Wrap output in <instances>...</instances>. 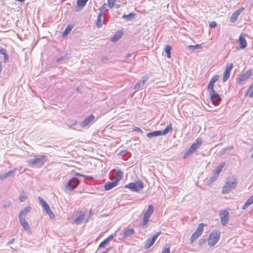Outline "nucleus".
Masks as SVG:
<instances>
[{
    "mask_svg": "<svg viewBox=\"0 0 253 253\" xmlns=\"http://www.w3.org/2000/svg\"><path fill=\"white\" fill-rule=\"evenodd\" d=\"M46 160L47 159L45 156H42L39 158L28 160L27 163L31 166L41 168L44 165Z\"/></svg>",
    "mask_w": 253,
    "mask_h": 253,
    "instance_id": "obj_1",
    "label": "nucleus"
},
{
    "mask_svg": "<svg viewBox=\"0 0 253 253\" xmlns=\"http://www.w3.org/2000/svg\"><path fill=\"white\" fill-rule=\"evenodd\" d=\"M154 207L153 205H150L148 206L147 210L144 212L143 215V221L141 225L144 228L147 225L149 218L154 212Z\"/></svg>",
    "mask_w": 253,
    "mask_h": 253,
    "instance_id": "obj_2",
    "label": "nucleus"
},
{
    "mask_svg": "<svg viewBox=\"0 0 253 253\" xmlns=\"http://www.w3.org/2000/svg\"><path fill=\"white\" fill-rule=\"evenodd\" d=\"M125 187L130 189L132 191L138 192L144 187V184L140 181L132 182L125 185Z\"/></svg>",
    "mask_w": 253,
    "mask_h": 253,
    "instance_id": "obj_3",
    "label": "nucleus"
},
{
    "mask_svg": "<svg viewBox=\"0 0 253 253\" xmlns=\"http://www.w3.org/2000/svg\"><path fill=\"white\" fill-rule=\"evenodd\" d=\"M237 184L236 179L233 181H227L222 188V193L227 194L229 193L232 190L234 189Z\"/></svg>",
    "mask_w": 253,
    "mask_h": 253,
    "instance_id": "obj_4",
    "label": "nucleus"
},
{
    "mask_svg": "<svg viewBox=\"0 0 253 253\" xmlns=\"http://www.w3.org/2000/svg\"><path fill=\"white\" fill-rule=\"evenodd\" d=\"M220 238V233L218 232H215L211 233L208 239V245L210 247L214 246L217 242L218 241Z\"/></svg>",
    "mask_w": 253,
    "mask_h": 253,
    "instance_id": "obj_5",
    "label": "nucleus"
},
{
    "mask_svg": "<svg viewBox=\"0 0 253 253\" xmlns=\"http://www.w3.org/2000/svg\"><path fill=\"white\" fill-rule=\"evenodd\" d=\"M208 90L209 91L211 99L212 104L215 106L218 105L220 101L219 95L215 92L214 89H208Z\"/></svg>",
    "mask_w": 253,
    "mask_h": 253,
    "instance_id": "obj_6",
    "label": "nucleus"
},
{
    "mask_svg": "<svg viewBox=\"0 0 253 253\" xmlns=\"http://www.w3.org/2000/svg\"><path fill=\"white\" fill-rule=\"evenodd\" d=\"M204 223H200L198 225V228L196 231L192 234L191 237V243H193L202 234L204 230Z\"/></svg>",
    "mask_w": 253,
    "mask_h": 253,
    "instance_id": "obj_7",
    "label": "nucleus"
},
{
    "mask_svg": "<svg viewBox=\"0 0 253 253\" xmlns=\"http://www.w3.org/2000/svg\"><path fill=\"white\" fill-rule=\"evenodd\" d=\"M204 223H200L198 225V228L196 231L192 234L191 237V243H193L202 234L204 230Z\"/></svg>",
    "mask_w": 253,
    "mask_h": 253,
    "instance_id": "obj_8",
    "label": "nucleus"
},
{
    "mask_svg": "<svg viewBox=\"0 0 253 253\" xmlns=\"http://www.w3.org/2000/svg\"><path fill=\"white\" fill-rule=\"evenodd\" d=\"M79 183L78 180L75 178L70 179L65 185V190L66 191L73 190L77 186Z\"/></svg>",
    "mask_w": 253,
    "mask_h": 253,
    "instance_id": "obj_9",
    "label": "nucleus"
},
{
    "mask_svg": "<svg viewBox=\"0 0 253 253\" xmlns=\"http://www.w3.org/2000/svg\"><path fill=\"white\" fill-rule=\"evenodd\" d=\"M252 75V71L251 69L248 70L246 73L240 75L237 79V82L238 84H241L244 81L247 80Z\"/></svg>",
    "mask_w": 253,
    "mask_h": 253,
    "instance_id": "obj_10",
    "label": "nucleus"
},
{
    "mask_svg": "<svg viewBox=\"0 0 253 253\" xmlns=\"http://www.w3.org/2000/svg\"><path fill=\"white\" fill-rule=\"evenodd\" d=\"M229 213L227 211L222 210L220 211L219 215L221 219V224L224 226L229 221Z\"/></svg>",
    "mask_w": 253,
    "mask_h": 253,
    "instance_id": "obj_11",
    "label": "nucleus"
},
{
    "mask_svg": "<svg viewBox=\"0 0 253 253\" xmlns=\"http://www.w3.org/2000/svg\"><path fill=\"white\" fill-rule=\"evenodd\" d=\"M95 122V117L93 115H91L86 117L80 124L83 127H88L91 124Z\"/></svg>",
    "mask_w": 253,
    "mask_h": 253,
    "instance_id": "obj_12",
    "label": "nucleus"
},
{
    "mask_svg": "<svg viewBox=\"0 0 253 253\" xmlns=\"http://www.w3.org/2000/svg\"><path fill=\"white\" fill-rule=\"evenodd\" d=\"M160 234V233L158 232L156 233L152 238L148 239L145 243V248L148 249L151 246H152L154 244Z\"/></svg>",
    "mask_w": 253,
    "mask_h": 253,
    "instance_id": "obj_13",
    "label": "nucleus"
},
{
    "mask_svg": "<svg viewBox=\"0 0 253 253\" xmlns=\"http://www.w3.org/2000/svg\"><path fill=\"white\" fill-rule=\"evenodd\" d=\"M233 68V64L230 63L227 65L223 77V82H226L229 78L230 71Z\"/></svg>",
    "mask_w": 253,
    "mask_h": 253,
    "instance_id": "obj_14",
    "label": "nucleus"
},
{
    "mask_svg": "<svg viewBox=\"0 0 253 253\" xmlns=\"http://www.w3.org/2000/svg\"><path fill=\"white\" fill-rule=\"evenodd\" d=\"M90 212L85 211L84 212H80V223H86L89 218Z\"/></svg>",
    "mask_w": 253,
    "mask_h": 253,
    "instance_id": "obj_15",
    "label": "nucleus"
},
{
    "mask_svg": "<svg viewBox=\"0 0 253 253\" xmlns=\"http://www.w3.org/2000/svg\"><path fill=\"white\" fill-rule=\"evenodd\" d=\"M197 148L198 144L196 143H193L185 153L184 158H186V157L189 156L190 155L193 154L197 150Z\"/></svg>",
    "mask_w": 253,
    "mask_h": 253,
    "instance_id": "obj_16",
    "label": "nucleus"
},
{
    "mask_svg": "<svg viewBox=\"0 0 253 253\" xmlns=\"http://www.w3.org/2000/svg\"><path fill=\"white\" fill-rule=\"evenodd\" d=\"M244 10V7H241V8L235 11L231 15L230 17V21L232 23L235 22L239 15L242 13V12Z\"/></svg>",
    "mask_w": 253,
    "mask_h": 253,
    "instance_id": "obj_17",
    "label": "nucleus"
},
{
    "mask_svg": "<svg viewBox=\"0 0 253 253\" xmlns=\"http://www.w3.org/2000/svg\"><path fill=\"white\" fill-rule=\"evenodd\" d=\"M31 207L30 206H27L22 209L19 214V218L20 217L22 218H25V217L31 211Z\"/></svg>",
    "mask_w": 253,
    "mask_h": 253,
    "instance_id": "obj_18",
    "label": "nucleus"
},
{
    "mask_svg": "<svg viewBox=\"0 0 253 253\" xmlns=\"http://www.w3.org/2000/svg\"><path fill=\"white\" fill-rule=\"evenodd\" d=\"M219 77V75H216L211 79L208 84V89H213L214 83L218 80Z\"/></svg>",
    "mask_w": 253,
    "mask_h": 253,
    "instance_id": "obj_19",
    "label": "nucleus"
},
{
    "mask_svg": "<svg viewBox=\"0 0 253 253\" xmlns=\"http://www.w3.org/2000/svg\"><path fill=\"white\" fill-rule=\"evenodd\" d=\"M148 78L146 77H143L142 79L137 83L134 86V89L135 90L139 89L140 87L143 86L145 82L147 81Z\"/></svg>",
    "mask_w": 253,
    "mask_h": 253,
    "instance_id": "obj_20",
    "label": "nucleus"
},
{
    "mask_svg": "<svg viewBox=\"0 0 253 253\" xmlns=\"http://www.w3.org/2000/svg\"><path fill=\"white\" fill-rule=\"evenodd\" d=\"M17 169L14 168L10 171L0 175V180H2L10 176H11L16 170Z\"/></svg>",
    "mask_w": 253,
    "mask_h": 253,
    "instance_id": "obj_21",
    "label": "nucleus"
},
{
    "mask_svg": "<svg viewBox=\"0 0 253 253\" xmlns=\"http://www.w3.org/2000/svg\"><path fill=\"white\" fill-rule=\"evenodd\" d=\"M134 233V230L133 228H127L123 232V237L124 238H126L129 237L132 235H133Z\"/></svg>",
    "mask_w": 253,
    "mask_h": 253,
    "instance_id": "obj_22",
    "label": "nucleus"
},
{
    "mask_svg": "<svg viewBox=\"0 0 253 253\" xmlns=\"http://www.w3.org/2000/svg\"><path fill=\"white\" fill-rule=\"evenodd\" d=\"M19 220L23 228L25 230L29 231L30 229V226L28 222L26 221L25 218H22L20 217V218H19Z\"/></svg>",
    "mask_w": 253,
    "mask_h": 253,
    "instance_id": "obj_23",
    "label": "nucleus"
},
{
    "mask_svg": "<svg viewBox=\"0 0 253 253\" xmlns=\"http://www.w3.org/2000/svg\"><path fill=\"white\" fill-rule=\"evenodd\" d=\"M239 42H240V48H244L247 46V42L245 37L243 36V35H241L239 37Z\"/></svg>",
    "mask_w": 253,
    "mask_h": 253,
    "instance_id": "obj_24",
    "label": "nucleus"
},
{
    "mask_svg": "<svg viewBox=\"0 0 253 253\" xmlns=\"http://www.w3.org/2000/svg\"><path fill=\"white\" fill-rule=\"evenodd\" d=\"M117 182H109L104 185V188L106 190H110L115 186H117Z\"/></svg>",
    "mask_w": 253,
    "mask_h": 253,
    "instance_id": "obj_25",
    "label": "nucleus"
},
{
    "mask_svg": "<svg viewBox=\"0 0 253 253\" xmlns=\"http://www.w3.org/2000/svg\"><path fill=\"white\" fill-rule=\"evenodd\" d=\"M38 199L40 202V204L42 207V208L46 211V210L48 209L49 208V206L47 204L45 201H44L42 198L40 197H38Z\"/></svg>",
    "mask_w": 253,
    "mask_h": 253,
    "instance_id": "obj_26",
    "label": "nucleus"
},
{
    "mask_svg": "<svg viewBox=\"0 0 253 253\" xmlns=\"http://www.w3.org/2000/svg\"><path fill=\"white\" fill-rule=\"evenodd\" d=\"M104 20L102 19V12H101L98 15L96 21V25L98 28H100L102 26Z\"/></svg>",
    "mask_w": 253,
    "mask_h": 253,
    "instance_id": "obj_27",
    "label": "nucleus"
},
{
    "mask_svg": "<svg viewBox=\"0 0 253 253\" xmlns=\"http://www.w3.org/2000/svg\"><path fill=\"white\" fill-rule=\"evenodd\" d=\"M172 126L171 124H169L163 131L161 130V135H166L170 131L172 130Z\"/></svg>",
    "mask_w": 253,
    "mask_h": 253,
    "instance_id": "obj_28",
    "label": "nucleus"
},
{
    "mask_svg": "<svg viewBox=\"0 0 253 253\" xmlns=\"http://www.w3.org/2000/svg\"><path fill=\"white\" fill-rule=\"evenodd\" d=\"M161 135V130L155 131L153 132H149L147 134V136L149 138H153Z\"/></svg>",
    "mask_w": 253,
    "mask_h": 253,
    "instance_id": "obj_29",
    "label": "nucleus"
},
{
    "mask_svg": "<svg viewBox=\"0 0 253 253\" xmlns=\"http://www.w3.org/2000/svg\"><path fill=\"white\" fill-rule=\"evenodd\" d=\"M123 173L120 171L118 170L116 172L115 174V182H117V183L118 184L119 181H120L123 177Z\"/></svg>",
    "mask_w": 253,
    "mask_h": 253,
    "instance_id": "obj_30",
    "label": "nucleus"
},
{
    "mask_svg": "<svg viewBox=\"0 0 253 253\" xmlns=\"http://www.w3.org/2000/svg\"><path fill=\"white\" fill-rule=\"evenodd\" d=\"M253 203V195L251 196L250 198H249L245 203L243 207V209L245 210L247 207H248L250 205Z\"/></svg>",
    "mask_w": 253,
    "mask_h": 253,
    "instance_id": "obj_31",
    "label": "nucleus"
},
{
    "mask_svg": "<svg viewBox=\"0 0 253 253\" xmlns=\"http://www.w3.org/2000/svg\"><path fill=\"white\" fill-rule=\"evenodd\" d=\"M74 27V25H68L65 30H64V31L62 33V36L63 37H65L66 36H67L72 30V29H73Z\"/></svg>",
    "mask_w": 253,
    "mask_h": 253,
    "instance_id": "obj_32",
    "label": "nucleus"
},
{
    "mask_svg": "<svg viewBox=\"0 0 253 253\" xmlns=\"http://www.w3.org/2000/svg\"><path fill=\"white\" fill-rule=\"evenodd\" d=\"M187 48L189 50L194 51L196 49H200L202 48V44H198L195 45H188L187 46Z\"/></svg>",
    "mask_w": 253,
    "mask_h": 253,
    "instance_id": "obj_33",
    "label": "nucleus"
},
{
    "mask_svg": "<svg viewBox=\"0 0 253 253\" xmlns=\"http://www.w3.org/2000/svg\"><path fill=\"white\" fill-rule=\"evenodd\" d=\"M27 193L24 191L21 193L19 196V200L21 202H24L27 199Z\"/></svg>",
    "mask_w": 253,
    "mask_h": 253,
    "instance_id": "obj_34",
    "label": "nucleus"
},
{
    "mask_svg": "<svg viewBox=\"0 0 253 253\" xmlns=\"http://www.w3.org/2000/svg\"><path fill=\"white\" fill-rule=\"evenodd\" d=\"M171 49V46L170 45H167L165 48V51L166 53L167 56L168 58H170V57H171V53H170Z\"/></svg>",
    "mask_w": 253,
    "mask_h": 253,
    "instance_id": "obj_35",
    "label": "nucleus"
},
{
    "mask_svg": "<svg viewBox=\"0 0 253 253\" xmlns=\"http://www.w3.org/2000/svg\"><path fill=\"white\" fill-rule=\"evenodd\" d=\"M246 95H249V96L251 98L253 97V84L248 89Z\"/></svg>",
    "mask_w": 253,
    "mask_h": 253,
    "instance_id": "obj_36",
    "label": "nucleus"
},
{
    "mask_svg": "<svg viewBox=\"0 0 253 253\" xmlns=\"http://www.w3.org/2000/svg\"><path fill=\"white\" fill-rule=\"evenodd\" d=\"M170 245L166 244L163 248L162 253H170L169 251Z\"/></svg>",
    "mask_w": 253,
    "mask_h": 253,
    "instance_id": "obj_37",
    "label": "nucleus"
},
{
    "mask_svg": "<svg viewBox=\"0 0 253 253\" xmlns=\"http://www.w3.org/2000/svg\"><path fill=\"white\" fill-rule=\"evenodd\" d=\"M135 14L133 13H130L128 15H124L122 17L125 19H126L127 20H130L134 17Z\"/></svg>",
    "mask_w": 253,
    "mask_h": 253,
    "instance_id": "obj_38",
    "label": "nucleus"
},
{
    "mask_svg": "<svg viewBox=\"0 0 253 253\" xmlns=\"http://www.w3.org/2000/svg\"><path fill=\"white\" fill-rule=\"evenodd\" d=\"M121 38L120 34H116L111 38V41L115 42L119 40Z\"/></svg>",
    "mask_w": 253,
    "mask_h": 253,
    "instance_id": "obj_39",
    "label": "nucleus"
},
{
    "mask_svg": "<svg viewBox=\"0 0 253 253\" xmlns=\"http://www.w3.org/2000/svg\"><path fill=\"white\" fill-rule=\"evenodd\" d=\"M88 0H80V10L82 9L86 5Z\"/></svg>",
    "mask_w": 253,
    "mask_h": 253,
    "instance_id": "obj_40",
    "label": "nucleus"
},
{
    "mask_svg": "<svg viewBox=\"0 0 253 253\" xmlns=\"http://www.w3.org/2000/svg\"><path fill=\"white\" fill-rule=\"evenodd\" d=\"M224 167V164L220 165L218 167V168L215 170V173H216L217 175H219L220 171H221L222 169H223Z\"/></svg>",
    "mask_w": 253,
    "mask_h": 253,
    "instance_id": "obj_41",
    "label": "nucleus"
},
{
    "mask_svg": "<svg viewBox=\"0 0 253 253\" xmlns=\"http://www.w3.org/2000/svg\"><path fill=\"white\" fill-rule=\"evenodd\" d=\"M46 212L47 214H48V215L50 218H52L54 217V215L50 208L46 210Z\"/></svg>",
    "mask_w": 253,
    "mask_h": 253,
    "instance_id": "obj_42",
    "label": "nucleus"
},
{
    "mask_svg": "<svg viewBox=\"0 0 253 253\" xmlns=\"http://www.w3.org/2000/svg\"><path fill=\"white\" fill-rule=\"evenodd\" d=\"M116 1L115 0H108V5L110 8H112Z\"/></svg>",
    "mask_w": 253,
    "mask_h": 253,
    "instance_id": "obj_43",
    "label": "nucleus"
},
{
    "mask_svg": "<svg viewBox=\"0 0 253 253\" xmlns=\"http://www.w3.org/2000/svg\"><path fill=\"white\" fill-rule=\"evenodd\" d=\"M218 177V175L215 173L214 175L211 176L209 180L210 183H213L214 181H215L217 177Z\"/></svg>",
    "mask_w": 253,
    "mask_h": 253,
    "instance_id": "obj_44",
    "label": "nucleus"
},
{
    "mask_svg": "<svg viewBox=\"0 0 253 253\" xmlns=\"http://www.w3.org/2000/svg\"><path fill=\"white\" fill-rule=\"evenodd\" d=\"M109 242L107 241L106 239H105L104 241H103L99 245V248L104 247Z\"/></svg>",
    "mask_w": 253,
    "mask_h": 253,
    "instance_id": "obj_45",
    "label": "nucleus"
},
{
    "mask_svg": "<svg viewBox=\"0 0 253 253\" xmlns=\"http://www.w3.org/2000/svg\"><path fill=\"white\" fill-rule=\"evenodd\" d=\"M2 55H3V62L4 63L7 62L8 59V56L6 53V51L4 53H3Z\"/></svg>",
    "mask_w": 253,
    "mask_h": 253,
    "instance_id": "obj_46",
    "label": "nucleus"
},
{
    "mask_svg": "<svg viewBox=\"0 0 253 253\" xmlns=\"http://www.w3.org/2000/svg\"><path fill=\"white\" fill-rule=\"evenodd\" d=\"M116 236V233L115 232L114 234H112L110 235L108 238H106L108 242H110L111 240L113 239L114 237Z\"/></svg>",
    "mask_w": 253,
    "mask_h": 253,
    "instance_id": "obj_47",
    "label": "nucleus"
},
{
    "mask_svg": "<svg viewBox=\"0 0 253 253\" xmlns=\"http://www.w3.org/2000/svg\"><path fill=\"white\" fill-rule=\"evenodd\" d=\"M203 141L201 138H198L196 140V144H198V148L202 144Z\"/></svg>",
    "mask_w": 253,
    "mask_h": 253,
    "instance_id": "obj_48",
    "label": "nucleus"
},
{
    "mask_svg": "<svg viewBox=\"0 0 253 253\" xmlns=\"http://www.w3.org/2000/svg\"><path fill=\"white\" fill-rule=\"evenodd\" d=\"M108 57L107 56H103L101 58V60L103 63H105L108 60Z\"/></svg>",
    "mask_w": 253,
    "mask_h": 253,
    "instance_id": "obj_49",
    "label": "nucleus"
},
{
    "mask_svg": "<svg viewBox=\"0 0 253 253\" xmlns=\"http://www.w3.org/2000/svg\"><path fill=\"white\" fill-rule=\"evenodd\" d=\"M134 131H136L137 132H140L142 133V130L140 128H139L138 127H135L134 128Z\"/></svg>",
    "mask_w": 253,
    "mask_h": 253,
    "instance_id": "obj_50",
    "label": "nucleus"
},
{
    "mask_svg": "<svg viewBox=\"0 0 253 253\" xmlns=\"http://www.w3.org/2000/svg\"><path fill=\"white\" fill-rule=\"evenodd\" d=\"M106 3H104L99 8V10H101V11L105 8H106Z\"/></svg>",
    "mask_w": 253,
    "mask_h": 253,
    "instance_id": "obj_51",
    "label": "nucleus"
},
{
    "mask_svg": "<svg viewBox=\"0 0 253 253\" xmlns=\"http://www.w3.org/2000/svg\"><path fill=\"white\" fill-rule=\"evenodd\" d=\"M216 26V23L214 22H212L210 25V26L211 28L215 27Z\"/></svg>",
    "mask_w": 253,
    "mask_h": 253,
    "instance_id": "obj_52",
    "label": "nucleus"
},
{
    "mask_svg": "<svg viewBox=\"0 0 253 253\" xmlns=\"http://www.w3.org/2000/svg\"><path fill=\"white\" fill-rule=\"evenodd\" d=\"M79 222V217H77L75 219V220L73 221V223H76V224H78Z\"/></svg>",
    "mask_w": 253,
    "mask_h": 253,
    "instance_id": "obj_53",
    "label": "nucleus"
},
{
    "mask_svg": "<svg viewBox=\"0 0 253 253\" xmlns=\"http://www.w3.org/2000/svg\"><path fill=\"white\" fill-rule=\"evenodd\" d=\"M6 52V50L3 48L0 47V54H3L4 52Z\"/></svg>",
    "mask_w": 253,
    "mask_h": 253,
    "instance_id": "obj_54",
    "label": "nucleus"
},
{
    "mask_svg": "<svg viewBox=\"0 0 253 253\" xmlns=\"http://www.w3.org/2000/svg\"><path fill=\"white\" fill-rule=\"evenodd\" d=\"M14 241V239L11 240L9 242H8L7 243V245H10L12 244L13 243Z\"/></svg>",
    "mask_w": 253,
    "mask_h": 253,
    "instance_id": "obj_55",
    "label": "nucleus"
},
{
    "mask_svg": "<svg viewBox=\"0 0 253 253\" xmlns=\"http://www.w3.org/2000/svg\"><path fill=\"white\" fill-rule=\"evenodd\" d=\"M110 251V249L108 248L105 251L103 252L102 253H108V252Z\"/></svg>",
    "mask_w": 253,
    "mask_h": 253,
    "instance_id": "obj_56",
    "label": "nucleus"
},
{
    "mask_svg": "<svg viewBox=\"0 0 253 253\" xmlns=\"http://www.w3.org/2000/svg\"><path fill=\"white\" fill-rule=\"evenodd\" d=\"M79 3H80L79 0H77V7L76 8V10H78V6H79Z\"/></svg>",
    "mask_w": 253,
    "mask_h": 253,
    "instance_id": "obj_57",
    "label": "nucleus"
},
{
    "mask_svg": "<svg viewBox=\"0 0 253 253\" xmlns=\"http://www.w3.org/2000/svg\"><path fill=\"white\" fill-rule=\"evenodd\" d=\"M75 125V124H73L72 126H69V127L70 128H73V126Z\"/></svg>",
    "mask_w": 253,
    "mask_h": 253,
    "instance_id": "obj_58",
    "label": "nucleus"
},
{
    "mask_svg": "<svg viewBox=\"0 0 253 253\" xmlns=\"http://www.w3.org/2000/svg\"><path fill=\"white\" fill-rule=\"evenodd\" d=\"M130 56V54H128L126 56L127 57H128Z\"/></svg>",
    "mask_w": 253,
    "mask_h": 253,
    "instance_id": "obj_59",
    "label": "nucleus"
},
{
    "mask_svg": "<svg viewBox=\"0 0 253 253\" xmlns=\"http://www.w3.org/2000/svg\"><path fill=\"white\" fill-rule=\"evenodd\" d=\"M251 157L252 158H253V153L252 154V155H251Z\"/></svg>",
    "mask_w": 253,
    "mask_h": 253,
    "instance_id": "obj_60",
    "label": "nucleus"
},
{
    "mask_svg": "<svg viewBox=\"0 0 253 253\" xmlns=\"http://www.w3.org/2000/svg\"><path fill=\"white\" fill-rule=\"evenodd\" d=\"M80 176H84L83 175L81 174H80Z\"/></svg>",
    "mask_w": 253,
    "mask_h": 253,
    "instance_id": "obj_61",
    "label": "nucleus"
},
{
    "mask_svg": "<svg viewBox=\"0 0 253 253\" xmlns=\"http://www.w3.org/2000/svg\"><path fill=\"white\" fill-rule=\"evenodd\" d=\"M115 0L116 1L117 0Z\"/></svg>",
    "mask_w": 253,
    "mask_h": 253,
    "instance_id": "obj_62",
    "label": "nucleus"
}]
</instances>
